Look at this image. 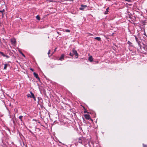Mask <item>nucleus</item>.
<instances>
[{
    "instance_id": "20e7f679",
    "label": "nucleus",
    "mask_w": 147,
    "mask_h": 147,
    "mask_svg": "<svg viewBox=\"0 0 147 147\" xmlns=\"http://www.w3.org/2000/svg\"><path fill=\"white\" fill-rule=\"evenodd\" d=\"M84 117L86 119H87L89 120V119H91L92 121V119L90 117L89 115L88 114H85L84 115Z\"/></svg>"
},
{
    "instance_id": "4468645a",
    "label": "nucleus",
    "mask_w": 147,
    "mask_h": 147,
    "mask_svg": "<svg viewBox=\"0 0 147 147\" xmlns=\"http://www.w3.org/2000/svg\"><path fill=\"white\" fill-rule=\"evenodd\" d=\"M23 117L22 116H20L19 117V118L20 119V120L22 121V118Z\"/></svg>"
},
{
    "instance_id": "6ab92c4d",
    "label": "nucleus",
    "mask_w": 147,
    "mask_h": 147,
    "mask_svg": "<svg viewBox=\"0 0 147 147\" xmlns=\"http://www.w3.org/2000/svg\"><path fill=\"white\" fill-rule=\"evenodd\" d=\"M50 53V50H49V51L48 52V54L49 55Z\"/></svg>"
},
{
    "instance_id": "f3484780",
    "label": "nucleus",
    "mask_w": 147,
    "mask_h": 147,
    "mask_svg": "<svg viewBox=\"0 0 147 147\" xmlns=\"http://www.w3.org/2000/svg\"><path fill=\"white\" fill-rule=\"evenodd\" d=\"M127 44L129 45H130L131 44V43L130 41H128L127 42Z\"/></svg>"
},
{
    "instance_id": "9b49d317",
    "label": "nucleus",
    "mask_w": 147,
    "mask_h": 147,
    "mask_svg": "<svg viewBox=\"0 0 147 147\" xmlns=\"http://www.w3.org/2000/svg\"><path fill=\"white\" fill-rule=\"evenodd\" d=\"M94 39L97 40L98 41H100L101 40V38L99 37H96L94 38Z\"/></svg>"
},
{
    "instance_id": "2eb2a0df",
    "label": "nucleus",
    "mask_w": 147,
    "mask_h": 147,
    "mask_svg": "<svg viewBox=\"0 0 147 147\" xmlns=\"http://www.w3.org/2000/svg\"><path fill=\"white\" fill-rule=\"evenodd\" d=\"M0 11V12L2 14V15H3V13L5 11V10H4V9H3L2 10V11Z\"/></svg>"
},
{
    "instance_id": "b1692460",
    "label": "nucleus",
    "mask_w": 147,
    "mask_h": 147,
    "mask_svg": "<svg viewBox=\"0 0 147 147\" xmlns=\"http://www.w3.org/2000/svg\"><path fill=\"white\" fill-rule=\"evenodd\" d=\"M0 54H1L2 55L3 54V53L0 51Z\"/></svg>"
},
{
    "instance_id": "a211bd4d",
    "label": "nucleus",
    "mask_w": 147,
    "mask_h": 147,
    "mask_svg": "<svg viewBox=\"0 0 147 147\" xmlns=\"http://www.w3.org/2000/svg\"><path fill=\"white\" fill-rule=\"evenodd\" d=\"M65 32H70V31L69 30L67 29L65 30Z\"/></svg>"
},
{
    "instance_id": "c756f323",
    "label": "nucleus",
    "mask_w": 147,
    "mask_h": 147,
    "mask_svg": "<svg viewBox=\"0 0 147 147\" xmlns=\"http://www.w3.org/2000/svg\"><path fill=\"white\" fill-rule=\"evenodd\" d=\"M57 33H58V34H59V32H57Z\"/></svg>"
},
{
    "instance_id": "f03ea898",
    "label": "nucleus",
    "mask_w": 147,
    "mask_h": 147,
    "mask_svg": "<svg viewBox=\"0 0 147 147\" xmlns=\"http://www.w3.org/2000/svg\"><path fill=\"white\" fill-rule=\"evenodd\" d=\"M72 52L73 53V55H75L76 56V58H77L78 56V54L77 51L74 49H72Z\"/></svg>"
},
{
    "instance_id": "9d476101",
    "label": "nucleus",
    "mask_w": 147,
    "mask_h": 147,
    "mask_svg": "<svg viewBox=\"0 0 147 147\" xmlns=\"http://www.w3.org/2000/svg\"><path fill=\"white\" fill-rule=\"evenodd\" d=\"M109 9V8L108 7L106 9V11L104 13V14H107L108 12H109L108 9Z\"/></svg>"
},
{
    "instance_id": "412c9836",
    "label": "nucleus",
    "mask_w": 147,
    "mask_h": 147,
    "mask_svg": "<svg viewBox=\"0 0 147 147\" xmlns=\"http://www.w3.org/2000/svg\"><path fill=\"white\" fill-rule=\"evenodd\" d=\"M126 1L128 2H130L131 1V0H125Z\"/></svg>"
},
{
    "instance_id": "dca6fc26",
    "label": "nucleus",
    "mask_w": 147,
    "mask_h": 147,
    "mask_svg": "<svg viewBox=\"0 0 147 147\" xmlns=\"http://www.w3.org/2000/svg\"><path fill=\"white\" fill-rule=\"evenodd\" d=\"M36 18L38 20H39L40 19V18L39 16H37L36 17Z\"/></svg>"
},
{
    "instance_id": "6e6552de",
    "label": "nucleus",
    "mask_w": 147,
    "mask_h": 147,
    "mask_svg": "<svg viewBox=\"0 0 147 147\" xmlns=\"http://www.w3.org/2000/svg\"><path fill=\"white\" fill-rule=\"evenodd\" d=\"M64 55L62 54L61 55L60 57L59 58V60L61 61H62L64 59Z\"/></svg>"
},
{
    "instance_id": "1a4fd4ad",
    "label": "nucleus",
    "mask_w": 147,
    "mask_h": 147,
    "mask_svg": "<svg viewBox=\"0 0 147 147\" xmlns=\"http://www.w3.org/2000/svg\"><path fill=\"white\" fill-rule=\"evenodd\" d=\"M88 60L90 62H92L93 61V59L92 56H90L89 57Z\"/></svg>"
},
{
    "instance_id": "0eeeda50",
    "label": "nucleus",
    "mask_w": 147,
    "mask_h": 147,
    "mask_svg": "<svg viewBox=\"0 0 147 147\" xmlns=\"http://www.w3.org/2000/svg\"><path fill=\"white\" fill-rule=\"evenodd\" d=\"M30 94H31V96L32 97V98H33L34 101L36 100V98L34 96V94L31 91L30 92Z\"/></svg>"
},
{
    "instance_id": "39448f33",
    "label": "nucleus",
    "mask_w": 147,
    "mask_h": 147,
    "mask_svg": "<svg viewBox=\"0 0 147 147\" xmlns=\"http://www.w3.org/2000/svg\"><path fill=\"white\" fill-rule=\"evenodd\" d=\"M11 41L12 44H15L16 42V39L14 38L11 39Z\"/></svg>"
},
{
    "instance_id": "a878e982",
    "label": "nucleus",
    "mask_w": 147,
    "mask_h": 147,
    "mask_svg": "<svg viewBox=\"0 0 147 147\" xmlns=\"http://www.w3.org/2000/svg\"><path fill=\"white\" fill-rule=\"evenodd\" d=\"M5 55H5V54L3 53V55L2 56H3V57H5Z\"/></svg>"
},
{
    "instance_id": "5701e85b",
    "label": "nucleus",
    "mask_w": 147,
    "mask_h": 147,
    "mask_svg": "<svg viewBox=\"0 0 147 147\" xmlns=\"http://www.w3.org/2000/svg\"><path fill=\"white\" fill-rule=\"evenodd\" d=\"M5 57H6L7 58H9V57L7 55H5Z\"/></svg>"
},
{
    "instance_id": "cd10ccee",
    "label": "nucleus",
    "mask_w": 147,
    "mask_h": 147,
    "mask_svg": "<svg viewBox=\"0 0 147 147\" xmlns=\"http://www.w3.org/2000/svg\"><path fill=\"white\" fill-rule=\"evenodd\" d=\"M137 39H138L137 38H136V41L137 42Z\"/></svg>"
},
{
    "instance_id": "aec40b11",
    "label": "nucleus",
    "mask_w": 147,
    "mask_h": 147,
    "mask_svg": "<svg viewBox=\"0 0 147 147\" xmlns=\"http://www.w3.org/2000/svg\"><path fill=\"white\" fill-rule=\"evenodd\" d=\"M143 147H147V145H145L144 144H143Z\"/></svg>"
},
{
    "instance_id": "423d86ee",
    "label": "nucleus",
    "mask_w": 147,
    "mask_h": 147,
    "mask_svg": "<svg viewBox=\"0 0 147 147\" xmlns=\"http://www.w3.org/2000/svg\"><path fill=\"white\" fill-rule=\"evenodd\" d=\"M33 74L36 78L38 79L39 80H40L39 78V77L38 76V75L37 74H36L35 72H34L33 73Z\"/></svg>"
},
{
    "instance_id": "ddd939ff",
    "label": "nucleus",
    "mask_w": 147,
    "mask_h": 147,
    "mask_svg": "<svg viewBox=\"0 0 147 147\" xmlns=\"http://www.w3.org/2000/svg\"><path fill=\"white\" fill-rule=\"evenodd\" d=\"M27 96L28 97H30V98H32V97L31 96V94H28L27 95Z\"/></svg>"
},
{
    "instance_id": "393cba45",
    "label": "nucleus",
    "mask_w": 147,
    "mask_h": 147,
    "mask_svg": "<svg viewBox=\"0 0 147 147\" xmlns=\"http://www.w3.org/2000/svg\"><path fill=\"white\" fill-rule=\"evenodd\" d=\"M30 70L32 71H34V70L33 69H32V68H30Z\"/></svg>"
},
{
    "instance_id": "7ed1b4c3",
    "label": "nucleus",
    "mask_w": 147,
    "mask_h": 147,
    "mask_svg": "<svg viewBox=\"0 0 147 147\" xmlns=\"http://www.w3.org/2000/svg\"><path fill=\"white\" fill-rule=\"evenodd\" d=\"M81 7H80L79 8L80 10H84L85 8L87 7V6L86 5H81Z\"/></svg>"
},
{
    "instance_id": "f8f14e48",
    "label": "nucleus",
    "mask_w": 147,
    "mask_h": 147,
    "mask_svg": "<svg viewBox=\"0 0 147 147\" xmlns=\"http://www.w3.org/2000/svg\"><path fill=\"white\" fill-rule=\"evenodd\" d=\"M8 64H5L4 65V69H6L7 67V66L8 65Z\"/></svg>"
},
{
    "instance_id": "7c9ffc66",
    "label": "nucleus",
    "mask_w": 147,
    "mask_h": 147,
    "mask_svg": "<svg viewBox=\"0 0 147 147\" xmlns=\"http://www.w3.org/2000/svg\"><path fill=\"white\" fill-rule=\"evenodd\" d=\"M22 55L23 56H24V54H23V53H22Z\"/></svg>"
},
{
    "instance_id": "f257e3e1",
    "label": "nucleus",
    "mask_w": 147,
    "mask_h": 147,
    "mask_svg": "<svg viewBox=\"0 0 147 147\" xmlns=\"http://www.w3.org/2000/svg\"><path fill=\"white\" fill-rule=\"evenodd\" d=\"M78 142L82 144L85 146L88 142V140L84 137H80L79 138Z\"/></svg>"
},
{
    "instance_id": "bb28decb",
    "label": "nucleus",
    "mask_w": 147,
    "mask_h": 147,
    "mask_svg": "<svg viewBox=\"0 0 147 147\" xmlns=\"http://www.w3.org/2000/svg\"><path fill=\"white\" fill-rule=\"evenodd\" d=\"M49 2H51L53 1H52L51 0H49Z\"/></svg>"
},
{
    "instance_id": "4be33fe9",
    "label": "nucleus",
    "mask_w": 147,
    "mask_h": 147,
    "mask_svg": "<svg viewBox=\"0 0 147 147\" xmlns=\"http://www.w3.org/2000/svg\"><path fill=\"white\" fill-rule=\"evenodd\" d=\"M69 55L70 56H73V54H72V53H69Z\"/></svg>"
},
{
    "instance_id": "c85d7f7f",
    "label": "nucleus",
    "mask_w": 147,
    "mask_h": 147,
    "mask_svg": "<svg viewBox=\"0 0 147 147\" xmlns=\"http://www.w3.org/2000/svg\"><path fill=\"white\" fill-rule=\"evenodd\" d=\"M56 49H57L56 48H55V49L54 50V52H55L56 51Z\"/></svg>"
}]
</instances>
